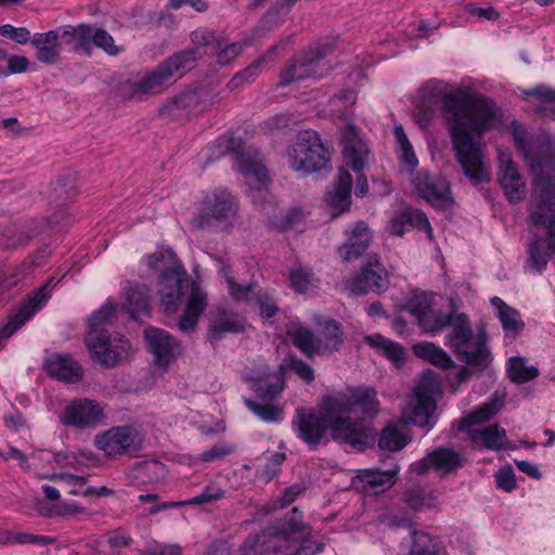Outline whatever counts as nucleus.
<instances>
[{
	"label": "nucleus",
	"mask_w": 555,
	"mask_h": 555,
	"mask_svg": "<svg viewBox=\"0 0 555 555\" xmlns=\"http://www.w3.org/2000/svg\"><path fill=\"white\" fill-rule=\"evenodd\" d=\"M378 412V400L374 388H354L347 392L324 398L321 413L296 410L292 427L296 436L310 449H317L323 435L330 428L332 438L341 444L363 450L374 444L373 430L357 418L373 417Z\"/></svg>",
	"instance_id": "obj_1"
},
{
	"label": "nucleus",
	"mask_w": 555,
	"mask_h": 555,
	"mask_svg": "<svg viewBox=\"0 0 555 555\" xmlns=\"http://www.w3.org/2000/svg\"><path fill=\"white\" fill-rule=\"evenodd\" d=\"M441 117L449 132L456 162L474 184L490 180L479 138L499 121V109L488 98L456 89L441 99Z\"/></svg>",
	"instance_id": "obj_2"
},
{
	"label": "nucleus",
	"mask_w": 555,
	"mask_h": 555,
	"mask_svg": "<svg viewBox=\"0 0 555 555\" xmlns=\"http://www.w3.org/2000/svg\"><path fill=\"white\" fill-rule=\"evenodd\" d=\"M190 291L182 315L177 326L183 333L195 331L201 314L207 308V293L199 284L189 279L185 269L179 262L166 268L157 284V296L162 310L166 315L177 313L182 297Z\"/></svg>",
	"instance_id": "obj_3"
},
{
	"label": "nucleus",
	"mask_w": 555,
	"mask_h": 555,
	"mask_svg": "<svg viewBox=\"0 0 555 555\" xmlns=\"http://www.w3.org/2000/svg\"><path fill=\"white\" fill-rule=\"evenodd\" d=\"M312 528L302 520L294 507L282 518L262 530V555H317L324 551V543L311 537Z\"/></svg>",
	"instance_id": "obj_4"
},
{
	"label": "nucleus",
	"mask_w": 555,
	"mask_h": 555,
	"mask_svg": "<svg viewBox=\"0 0 555 555\" xmlns=\"http://www.w3.org/2000/svg\"><path fill=\"white\" fill-rule=\"evenodd\" d=\"M204 48V46H195L169 56L143 77L127 81L120 89L122 95L130 100L143 101L150 95L163 92L172 85L176 76L184 75L207 53L202 51Z\"/></svg>",
	"instance_id": "obj_5"
},
{
	"label": "nucleus",
	"mask_w": 555,
	"mask_h": 555,
	"mask_svg": "<svg viewBox=\"0 0 555 555\" xmlns=\"http://www.w3.org/2000/svg\"><path fill=\"white\" fill-rule=\"evenodd\" d=\"M448 326L450 332L447 335V344L453 353L467 365L480 372L485 371L492 360L485 330L480 328L474 334L464 313H454Z\"/></svg>",
	"instance_id": "obj_6"
},
{
	"label": "nucleus",
	"mask_w": 555,
	"mask_h": 555,
	"mask_svg": "<svg viewBox=\"0 0 555 555\" xmlns=\"http://www.w3.org/2000/svg\"><path fill=\"white\" fill-rule=\"evenodd\" d=\"M116 308L112 305H105L94 311L89 321V332L86 336V344L91 354L99 362L113 367L128 352L130 345L122 337L112 339L108 332L102 327L115 314Z\"/></svg>",
	"instance_id": "obj_7"
},
{
	"label": "nucleus",
	"mask_w": 555,
	"mask_h": 555,
	"mask_svg": "<svg viewBox=\"0 0 555 555\" xmlns=\"http://www.w3.org/2000/svg\"><path fill=\"white\" fill-rule=\"evenodd\" d=\"M534 175L532 202L529 208V233L555 236V179L544 172L542 165H532Z\"/></svg>",
	"instance_id": "obj_8"
},
{
	"label": "nucleus",
	"mask_w": 555,
	"mask_h": 555,
	"mask_svg": "<svg viewBox=\"0 0 555 555\" xmlns=\"http://www.w3.org/2000/svg\"><path fill=\"white\" fill-rule=\"evenodd\" d=\"M287 159L295 171L315 172L327 166L331 152L317 131L307 129L298 132L296 141L287 150Z\"/></svg>",
	"instance_id": "obj_9"
},
{
	"label": "nucleus",
	"mask_w": 555,
	"mask_h": 555,
	"mask_svg": "<svg viewBox=\"0 0 555 555\" xmlns=\"http://www.w3.org/2000/svg\"><path fill=\"white\" fill-rule=\"evenodd\" d=\"M236 203L231 193L227 190H218L207 195L202 208L192 220L195 229H228L236 215Z\"/></svg>",
	"instance_id": "obj_10"
},
{
	"label": "nucleus",
	"mask_w": 555,
	"mask_h": 555,
	"mask_svg": "<svg viewBox=\"0 0 555 555\" xmlns=\"http://www.w3.org/2000/svg\"><path fill=\"white\" fill-rule=\"evenodd\" d=\"M440 391V383L433 373L423 375L420 385L414 388L412 408L404 411V424L417 427L434 426V413L436 410L435 395Z\"/></svg>",
	"instance_id": "obj_11"
},
{
	"label": "nucleus",
	"mask_w": 555,
	"mask_h": 555,
	"mask_svg": "<svg viewBox=\"0 0 555 555\" xmlns=\"http://www.w3.org/2000/svg\"><path fill=\"white\" fill-rule=\"evenodd\" d=\"M341 143L344 145L343 156L347 166L359 173L354 193L358 197H363L369 192V183L366 177L361 172L369 159L370 150L360 131L352 124H348L343 130Z\"/></svg>",
	"instance_id": "obj_12"
},
{
	"label": "nucleus",
	"mask_w": 555,
	"mask_h": 555,
	"mask_svg": "<svg viewBox=\"0 0 555 555\" xmlns=\"http://www.w3.org/2000/svg\"><path fill=\"white\" fill-rule=\"evenodd\" d=\"M94 442L106 455L116 456L139 451L143 437L132 426H117L96 435Z\"/></svg>",
	"instance_id": "obj_13"
},
{
	"label": "nucleus",
	"mask_w": 555,
	"mask_h": 555,
	"mask_svg": "<svg viewBox=\"0 0 555 555\" xmlns=\"http://www.w3.org/2000/svg\"><path fill=\"white\" fill-rule=\"evenodd\" d=\"M333 49L330 46L318 47L293 59L289 66L282 72L280 83L287 86L309 77H321L322 61Z\"/></svg>",
	"instance_id": "obj_14"
},
{
	"label": "nucleus",
	"mask_w": 555,
	"mask_h": 555,
	"mask_svg": "<svg viewBox=\"0 0 555 555\" xmlns=\"http://www.w3.org/2000/svg\"><path fill=\"white\" fill-rule=\"evenodd\" d=\"M431 294L413 296L406 304L408 311L413 314L420 326L427 333L438 334L449 324L454 313H442L433 309Z\"/></svg>",
	"instance_id": "obj_15"
},
{
	"label": "nucleus",
	"mask_w": 555,
	"mask_h": 555,
	"mask_svg": "<svg viewBox=\"0 0 555 555\" xmlns=\"http://www.w3.org/2000/svg\"><path fill=\"white\" fill-rule=\"evenodd\" d=\"M238 169L248 185L249 196L253 202L262 197L268 184V173L262 165L258 152L245 151L237 155Z\"/></svg>",
	"instance_id": "obj_16"
},
{
	"label": "nucleus",
	"mask_w": 555,
	"mask_h": 555,
	"mask_svg": "<svg viewBox=\"0 0 555 555\" xmlns=\"http://www.w3.org/2000/svg\"><path fill=\"white\" fill-rule=\"evenodd\" d=\"M462 457L456 451L449 448H437L429 452L423 459L411 464V472L416 475H424L430 468L435 469L440 476H446L456 472L464 464Z\"/></svg>",
	"instance_id": "obj_17"
},
{
	"label": "nucleus",
	"mask_w": 555,
	"mask_h": 555,
	"mask_svg": "<svg viewBox=\"0 0 555 555\" xmlns=\"http://www.w3.org/2000/svg\"><path fill=\"white\" fill-rule=\"evenodd\" d=\"M103 417V410L98 402L91 399H79L65 406L60 420L66 426L82 429L96 427Z\"/></svg>",
	"instance_id": "obj_18"
},
{
	"label": "nucleus",
	"mask_w": 555,
	"mask_h": 555,
	"mask_svg": "<svg viewBox=\"0 0 555 555\" xmlns=\"http://www.w3.org/2000/svg\"><path fill=\"white\" fill-rule=\"evenodd\" d=\"M388 286V274L376 255H374L367 264L362 267L360 273L353 278L350 291L356 295H363L369 292L383 293Z\"/></svg>",
	"instance_id": "obj_19"
},
{
	"label": "nucleus",
	"mask_w": 555,
	"mask_h": 555,
	"mask_svg": "<svg viewBox=\"0 0 555 555\" xmlns=\"http://www.w3.org/2000/svg\"><path fill=\"white\" fill-rule=\"evenodd\" d=\"M191 40L194 46H204L207 53L217 54V61L221 65L229 64L243 50L242 44L236 42L228 43L221 35L209 29L192 31Z\"/></svg>",
	"instance_id": "obj_20"
},
{
	"label": "nucleus",
	"mask_w": 555,
	"mask_h": 555,
	"mask_svg": "<svg viewBox=\"0 0 555 555\" xmlns=\"http://www.w3.org/2000/svg\"><path fill=\"white\" fill-rule=\"evenodd\" d=\"M418 195L438 208L451 204L448 183L439 176H430L427 171H418L413 179Z\"/></svg>",
	"instance_id": "obj_21"
},
{
	"label": "nucleus",
	"mask_w": 555,
	"mask_h": 555,
	"mask_svg": "<svg viewBox=\"0 0 555 555\" xmlns=\"http://www.w3.org/2000/svg\"><path fill=\"white\" fill-rule=\"evenodd\" d=\"M144 339L149 351L154 356L155 364L159 367H167L173 359L180 344L168 332L157 327L144 330Z\"/></svg>",
	"instance_id": "obj_22"
},
{
	"label": "nucleus",
	"mask_w": 555,
	"mask_h": 555,
	"mask_svg": "<svg viewBox=\"0 0 555 555\" xmlns=\"http://www.w3.org/2000/svg\"><path fill=\"white\" fill-rule=\"evenodd\" d=\"M498 181L509 202L516 203L525 197V182L509 153L500 152L499 154Z\"/></svg>",
	"instance_id": "obj_23"
},
{
	"label": "nucleus",
	"mask_w": 555,
	"mask_h": 555,
	"mask_svg": "<svg viewBox=\"0 0 555 555\" xmlns=\"http://www.w3.org/2000/svg\"><path fill=\"white\" fill-rule=\"evenodd\" d=\"M398 473L399 466L397 464L387 470L362 469L352 482L356 488L361 489L364 493L375 495L393 486Z\"/></svg>",
	"instance_id": "obj_24"
},
{
	"label": "nucleus",
	"mask_w": 555,
	"mask_h": 555,
	"mask_svg": "<svg viewBox=\"0 0 555 555\" xmlns=\"http://www.w3.org/2000/svg\"><path fill=\"white\" fill-rule=\"evenodd\" d=\"M555 253V236L532 232L527 247V264L531 272L541 273Z\"/></svg>",
	"instance_id": "obj_25"
},
{
	"label": "nucleus",
	"mask_w": 555,
	"mask_h": 555,
	"mask_svg": "<svg viewBox=\"0 0 555 555\" xmlns=\"http://www.w3.org/2000/svg\"><path fill=\"white\" fill-rule=\"evenodd\" d=\"M291 42L292 36L282 39L279 43L271 47L261 57L233 76L229 81L228 87L234 90L241 88L245 83L254 81L261 73L262 67L272 63L276 59V51L284 50Z\"/></svg>",
	"instance_id": "obj_26"
},
{
	"label": "nucleus",
	"mask_w": 555,
	"mask_h": 555,
	"mask_svg": "<svg viewBox=\"0 0 555 555\" xmlns=\"http://www.w3.org/2000/svg\"><path fill=\"white\" fill-rule=\"evenodd\" d=\"M44 369L51 377L65 383H77L83 376L80 364L68 354H52L46 360Z\"/></svg>",
	"instance_id": "obj_27"
},
{
	"label": "nucleus",
	"mask_w": 555,
	"mask_h": 555,
	"mask_svg": "<svg viewBox=\"0 0 555 555\" xmlns=\"http://www.w3.org/2000/svg\"><path fill=\"white\" fill-rule=\"evenodd\" d=\"M124 308L127 309L133 320L140 321L150 317L151 289L146 285L129 284L125 288Z\"/></svg>",
	"instance_id": "obj_28"
},
{
	"label": "nucleus",
	"mask_w": 555,
	"mask_h": 555,
	"mask_svg": "<svg viewBox=\"0 0 555 555\" xmlns=\"http://www.w3.org/2000/svg\"><path fill=\"white\" fill-rule=\"evenodd\" d=\"M245 330V322L236 313L224 309L216 311L211 317L208 328V339L215 344L227 334L241 333Z\"/></svg>",
	"instance_id": "obj_29"
},
{
	"label": "nucleus",
	"mask_w": 555,
	"mask_h": 555,
	"mask_svg": "<svg viewBox=\"0 0 555 555\" xmlns=\"http://www.w3.org/2000/svg\"><path fill=\"white\" fill-rule=\"evenodd\" d=\"M30 43L36 49V59L40 63L54 65L59 62L62 43L57 40V34L54 30L36 33Z\"/></svg>",
	"instance_id": "obj_30"
},
{
	"label": "nucleus",
	"mask_w": 555,
	"mask_h": 555,
	"mask_svg": "<svg viewBox=\"0 0 555 555\" xmlns=\"http://www.w3.org/2000/svg\"><path fill=\"white\" fill-rule=\"evenodd\" d=\"M351 175L344 168H340L326 193L328 205L338 209L339 212L347 210L351 204Z\"/></svg>",
	"instance_id": "obj_31"
},
{
	"label": "nucleus",
	"mask_w": 555,
	"mask_h": 555,
	"mask_svg": "<svg viewBox=\"0 0 555 555\" xmlns=\"http://www.w3.org/2000/svg\"><path fill=\"white\" fill-rule=\"evenodd\" d=\"M371 238L367 225L362 221L357 222L349 241L339 247L340 257L346 261L358 258L369 248Z\"/></svg>",
	"instance_id": "obj_32"
},
{
	"label": "nucleus",
	"mask_w": 555,
	"mask_h": 555,
	"mask_svg": "<svg viewBox=\"0 0 555 555\" xmlns=\"http://www.w3.org/2000/svg\"><path fill=\"white\" fill-rule=\"evenodd\" d=\"M293 344L308 358L324 353L323 340L314 333L300 324H294L288 330Z\"/></svg>",
	"instance_id": "obj_33"
},
{
	"label": "nucleus",
	"mask_w": 555,
	"mask_h": 555,
	"mask_svg": "<svg viewBox=\"0 0 555 555\" xmlns=\"http://www.w3.org/2000/svg\"><path fill=\"white\" fill-rule=\"evenodd\" d=\"M466 431L476 447L489 450H501L507 440L505 429L498 424L488 425L482 429H467Z\"/></svg>",
	"instance_id": "obj_34"
},
{
	"label": "nucleus",
	"mask_w": 555,
	"mask_h": 555,
	"mask_svg": "<svg viewBox=\"0 0 555 555\" xmlns=\"http://www.w3.org/2000/svg\"><path fill=\"white\" fill-rule=\"evenodd\" d=\"M198 104L196 92H185L167 101L160 108L159 115L166 119L178 120L188 116Z\"/></svg>",
	"instance_id": "obj_35"
},
{
	"label": "nucleus",
	"mask_w": 555,
	"mask_h": 555,
	"mask_svg": "<svg viewBox=\"0 0 555 555\" xmlns=\"http://www.w3.org/2000/svg\"><path fill=\"white\" fill-rule=\"evenodd\" d=\"M521 92L540 115L555 119V90L538 86Z\"/></svg>",
	"instance_id": "obj_36"
},
{
	"label": "nucleus",
	"mask_w": 555,
	"mask_h": 555,
	"mask_svg": "<svg viewBox=\"0 0 555 555\" xmlns=\"http://www.w3.org/2000/svg\"><path fill=\"white\" fill-rule=\"evenodd\" d=\"M410 441L405 424H388L379 434L378 447L391 452L403 449Z\"/></svg>",
	"instance_id": "obj_37"
},
{
	"label": "nucleus",
	"mask_w": 555,
	"mask_h": 555,
	"mask_svg": "<svg viewBox=\"0 0 555 555\" xmlns=\"http://www.w3.org/2000/svg\"><path fill=\"white\" fill-rule=\"evenodd\" d=\"M491 304L496 309V315L506 334L516 336L524 330L525 323L516 309L507 306L500 297H492Z\"/></svg>",
	"instance_id": "obj_38"
},
{
	"label": "nucleus",
	"mask_w": 555,
	"mask_h": 555,
	"mask_svg": "<svg viewBox=\"0 0 555 555\" xmlns=\"http://www.w3.org/2000/svg\"><path fill=\"white\" fill-rule=\"evenodd\" d=\"M413 350L417 357L442 369H450L454 364L451 357L443 349L435 346L433 343L417 344L414 346Z\"/></svg>",
	"instance_id": "obj_39"
},
{
	"label": "nucleus",
	"mask_w": 555,
	"mask_h": 555,
	"mask_svg": "<svg viewBox=\"0 0 555 555\" xmlns=\"http://www.w3.org/2000/svg\"><path fill=\"white\" fill-rule=\"evenodd\" d=\"M282 365L280 372L269 375L267 378L256 377L251 388L264 400H273L284 389V380L282 375Z\"/></svg>",
	"instance_id": "obj_40"
},
{
	"label": "nucleus",
	"mask_w": 555,
	"mask_h": 555,
	"mask_svg": "<svg viewBox=\"0 0 555 555\" xmlns=\"http://www.w3.org/2000/svg\"><path fill=\"white\" fill-rule=\"evenodd\" d=\"M413 543L408 555H447L446 550L428 533L412 531Z\"/></svg>",
	"instance_id": "obj_41"
},
{
	"label": "nucleus",
	"mask_w": 555,
	"mask_h": 555,
	"mask_svg": "<svg viewBox=\"0 0 555 555\" xmlns=\"http://www.w3.org/2000/svg\"><path fill=\"white\" fill-rule=\"evenodd\" d=\"M365 341L373 348H376L382 352L384 357L395 363L403 361L405 352L401 345L390 339L385 338L382 335H370L365 337Z\"/></svg>",
	"instance_id": "obj_42"
},
{
	"label": "nucleus",
	"mask_w": 555,
	"mask_h": 555,
	"mask_svg": "<svg viewBox=\"0 0 555 555\" xmlns=\"http://www.w3.org/2000/svg\"><path fill=\"white\" fill-rule=\"evenodd\" d=\"M539 370L533 365H526L525 358L512 357L508 359L507 376L515 384H525L534 379Z\"/></svg>",
	"instance_id": "obj_43"
},
{
	"label": "nucleus",
	"mask_w": 555,
	"mask_h": 555,
	"mask_svg": "<svg viewBox=\"0 0 555 555\" xmlns=\"http://www.w3.org/2000/svg\"><path fill=\"white\" fill-rule=\"evenodd\" d=\"M502 405L503 403L499 399L483 403L480 408L461 421L460 430L464 431L470 429V425L488 422L499 412Z\"/></svg>",
	"instance_id": "obj_44"
},
{
	"label": "nucleus",
	"mask_w": 555,
	"mask_h": 555,
	"mask_svg": "<svg viewBox=\"0 0 555 555\" xmlns=\"http://www.w3.org/2000/svg\"><path fill=\"white\" fill-rule=\"evenodd\" d=\"M293 5L292 0H276L271 9L262 16V27L271 30L281 26Z\"/></svg>",
	"instance_id": "obj_45"
},
{
	"label": "nucleus",
	"mask_w": 555,
	"mask_h": 555,
	"mask_svg": "<svg viewBox=\"0 0 555 555\" xmlns=\"http://www.w3.org/2000/svg\"><path fill=\"white\" fill-rule=\"evenodd\" d=\"M38 233H26L15 225L7 227L0 231V249L9 250L15 249L20 246L27 244V242Z\"/></svg>",
	"instance_id": "obj_46"
},
{
	"label": "nucleus",
	"mask_w": 555,
	"mask_h": 555,
	"mask_svg": "<svg viewBox=\"0 0 555 555\" xmlns=\"http://www.w3.org/2000/svg\"><path fill=\"white\" fill-rule=\"evenodd\" d=\"M321 334L322 337L320 338L323 340L324 352L338 350L344 343L340 323L335 320L325 321Z\"/></svg>",
	"instance_id": "obj_47"
},
{
	"label": "nucleus",
	"mask_w": 555,
	"mask_h": 555,
	"mask_svg": "<svg viewBox=\"0 0 555 555\" xmlns=\"http://www.w3.org/2000/svg\"><path fill=\"white\" fill-rule=\"evenodd\" d=\"M0 542L4 544H37V545H49L55 542V539L47 535L31 534L27 532H13L7 531Z\"/></svg>",
	"instance_id": "obj_48"
},
{
	"label": "nucleus",
	"mask_w": 555,
	"mask_h": 555,
	"mask_svg": "<svg viewBox=\"0 0 555 555\" xmlns=\"http://www.w3.org/2000/svg\"><path fill=\"white\" fill-rule=\"evenodd\" d=\"M219 274L224 278L225 283L228 285V289L231 294V296L235 300H249L250 294L254 292V285L247 284V285H238L234 279L231 276V270L229 267L223 266Z\"/></svg>",
	"instance_id": "obj_49"
},
{
	"label": "nucleus",
	"mask_w": 555,
	"mask_h": 555,
	"mask_svg": "<svg viewBox=\"0 0 555 555\" xmlns=\"http://www.w3.org/2000/svg\"><path fill=\"white\" fill-rule=\"evenodd\" d=\"M164 472V466L157 461L138 463L133 468V477L142 482H152Z\"/></svg>",
	"instance_id": "obj_50"
},
{
	"label": "nucleus",
	"mask_w": 555,
	"mask_h": 555,
	"mask_svg": "<svg viewBox=\"0 0 555 555\" xmlns=\"http://www.w3.org/2000/svg\"><path fill=\"white\" fill-rule=\"evenodd\" d=\"M393 134L401 151L402 162L408 166L415 167L417 165V158L403 127L401 125L395 126Z\"/></svg>",
	"instance_id": "obj_51"
},
{
	"label": "nucleus",
	"mask_w": 555,
	"mask_h": 555,
	"mask_svg": "<svg viewBox=\"0 0 555 555\" xmlns=\"http://www.w3.org/2000/svg\"><path fill=\"white\" fill-rule=\"evenodd\" d=\"M248 409L264 422H276L282 411L270 403H260L250 399L245 400Z\"/></svg>",
	"instance_id": "obj_52"
},
{
	"label": "nucleus",
	"mask_w": 555,
	"mask_h": 555,
	"mask_svg": "<svg viewBox=\"0 0 555 555\" xmlns=\"http://www.w3.org/2000/svg\"><path fill=\"white\" fill-rule=\"evenodd\" d=\"M357 101V95L353 90H343L337 95L330 100L332 109L339 116H347L349 107Z\"/></svg>",
	"instance_id": "obj_53"
},
{
	"label": "nucleus",
	"mask_w": 555,
	"mask_h": 555,
	"mask_svg": "<svg viewBox=\"0 0 555 555\" xmlns=\"http://www.w3.org/2000/svg\"><path fill=\"white\" fill-rule=\"evenodd\" d=\"M403 502L414 511L425 507V488L421 485H411L403 492Z\"/></svg>",
	"instance_id": "obj_54"
},
{
	"label": "nucleus",
	"mask_w": 555,
	"mask_h": 555,
	"mask_svg": "<svg viewBox=\"0 0 555 555\" xmlns=\"http://www.w3.org/2000/svg\"><path fill=\"white\" fill-rule=\"evenodd\" d=\"M92 44L102 49L109 55H117L119 53V49L115 46L113 37L103 28H95Z\"/></svg>",
	"instance_id": "obj_55"
},
{
	"label": "nucleus",
	"mask_w": 555,
	"mask_h": 555,
	"mask_svg": "<svg viewBox=\"0 0 555 555\" xmlns=\"http://www.w3.org/2000/svg\"><path fill=\"white\" fill-rule=\"evenodd\" d=\"M0 36L10 38L18 44H25L33 38L28 28L14 27L10 24L0 26Z\"/></svg>",
	"instance_id": "obj_56"
},
{
	"label": "nucleus",
	"mask_w": 555,
	"mask_h": 555,
	"mask_svg": "<svg viewBox=\"0 0 555 555\" xmlns=\"http://www.w3.org/2000/svg\"><path fill=\"white\" fill-rule=\"evenodd\" d=\"M235 448L229 443H216L208 450L199 454V460L203 462H212L222 460L232 454Z\"/></svg>",
	"instance_id": "obj_57"
},
{
	"label": "nucleus",
	"mask_w": 555,
	"mask_h": 555,
	"mask_svg": "<svg viewBox=\"0 0 555 555\" xmlns=\"http://www.w3.org/2000/svg\"><path fill=\"white\" fill-rule=\"evenodd\" d=\"M95 27L91 24L77 25V46L75 50L89 51L92 47Z\"/></svg>",
	"instance_id": "obj_58"
},
{
	"label": "nucleus",
	"mask_w": 555,
	"mask_h": 555,
	"mask_svg": "<svg viewBox=\"0 0 555 555\" xmlns=\"http://www.w3.org/2000/svg\"><path fill=\"white\" fill-rule=\"evenodd\" d=\"M285 459L286 455L284 453L276 452L272 454L264 467L261 469L259 476L264 480L270 481L279 474Z\"/></svg>",
	"instance_id": "obj_59"
},
{
	"label": "nucleus",
	"mask_w": 555,
	"mask_h": 555,
	"mask_svg": "<svg viewBox=\"0 0 555 555\" xmlns=\"http://www.w3.org/2000/svg\"><path fill=\"white\" fill-rule=\"evenodd\" d=\"M224 491L215 486V485H208L199 494L195 495L189 501V504L193 505H202L215 502L222 498Z\"/></svg>",
	"instance_id": "obj_60"
},
{
	"label": "nucleus",
	"mask_w": 555,
	"mask_h": 555,
	"mask_svg": "<svg viewBox=\"0 0 555 555\" xmlns=\"http://www.w3.org/2000/svg\"><path fill=\"white\" fill-rule=\"evenodd\" d=\"M289 369L296 373L305 383L310 384L314 379L312 367L297 357H289Z\"/></svg>",
	"instance_id": "obj_61"
},
{
	"label": "nucleus",
	"mask_w": 555,
	"mask_h": 555,
	"mask_svg": "<svg viewBox=\"0 0 555 555\" xmlns=\"http://www.w3.org/2000/svg\"><path fill=\"white\" fill-rule=\"evenodd\" d=\"M495 482L498 488L512 492L516 488V478L511 466L500 468L495 474Z\"/></svg>",
	"instance_id": "obj_62"
},
{
	"label": "nucleus",
	"mask_w": 555,
	"mask_h": 555,
	"mask_svg": "<svg viewBox=\"0 0 555 555\" xmlns=\"http://www.w3.org/2000/svg\"><path fill=\"white\" fill-rule=\"evenodd\" d=\"M292 116L287 113H280L269 117L264 120L262 128L268 133H274L287 128L291 124Z\"/></svg>",
	"instance_id": "obj_63"
},
{
	"label": "nucleus",
	"mask_w": 555,
	"mask_h": 555,
	"mask_svg": "<svg viewBox=\"0 0 555 555\" xmlns=\"http://www.w3.org/2000/svg\"><path fill=\"white\" fill-rule=\"evenodd\" d=\"M262 534H249L238 548V555H262Z\"/></svg>",
	"instance_id": "obj_64"
}]
</instances>
